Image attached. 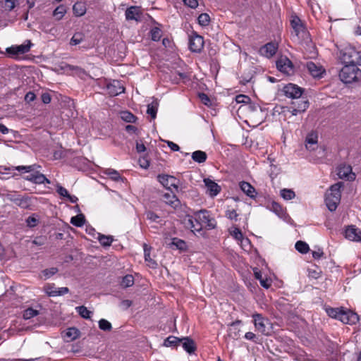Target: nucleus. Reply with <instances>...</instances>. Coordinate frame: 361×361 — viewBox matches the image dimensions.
<instances>
[{
    "mask_svg": "<svg viewBox=\"0 0 361 361\" xmlns=\"http://www.w3.org/2000/svg\"><path fill=\"white\" fill-rule=\"evenodd\" d=\"M204 183L210 196H216L220 192V187L214 181L205 178Z\"/></svg>",
    "mask_w": 361,
    "mask_h": 361,
    "instance_id": "nucleus-22",
    "label": "nucleus"
},
{
    "mask_svg": "<svg viewBox=\"0 0 361 361\" xmlns=\"http://www.w3.org/2000/svg\"><path fill=\"white\" fill-rule=\"evenodd\" d=\"M295 249L300 253H307L309 250V245L303 241H298L295 245Z\"/></svg>",
    "mask_w": 361,
    "mask_h": 361,
    "instance_id": "nucleus-41",
    "label": "nucleus"
},
{
    "mask_svg": "<svg viewBox=\"0 0 361 361\" xmlns=\"http://www.w3.org/2000/svg\"><path fill=\"white\" fill-rule=\"evenodd\" d=\"M343 183L338 182L331 186L329 190L326 193L325 202L326 207L331 212L336 209L341 197V188Z\"/></svg>",
    "mask_w": 361,
    "mask_h": 361,
    "instance_id": "nucleus-4",
    "label": "nucleus"
},
{
    "mask_svg": "<svg viewBox=\"0 0 361 361\" xmlns=\"http://www.w3.org/2000/svg\"><path fill=\"white\" fill-rule=\"evenodd\" d=\"M124 87L119 80H113L106 85V91L110 96H117L124 92Z\"/></svg>",
    "mask_w": 361,
    "mask_h": 361,
    "instance_id": "nucleus-13",
    "label": "nucleus"
},
{
    "mask_svg": "<svg viewBox=\"0 0 361 361\" xmlns=\"http://www.w3.org/2000/svg\"><path fill=\"white\" fill-rule=\"evenodd\" d=\"M278 49V44L276 42H269L262 47L259 49V53L262 56L267 58L272 57Z\"/></svg>",
    "mask_w": 361,
    "mask_h": 361,
    "instance_id": "nucleus-16",
    "label": "nucleus"
},
{
    "mask_svg": "<svg viewBox=\"0 0 361 361\" xmlns=\"http://www.w3.org/2000/svg\"><path fill=\"white\" fill-rule=\"evenodd\" d=\"M57 290V288L56 287L55 284L54 283H48L44 287V292L49 296V297H54V294L56 290Z\"/></svg>",
    "mask_w": 361,
    "mask_h": 361,
    "instance_id": "nucleus-43",
    "label": "nucleus"
},
{
    "mask_svg": "<svg viewBox=\"0 0 361 361\" xmlns=\"http://www.w3.org/2000/svg\"><path fill=\"white\" fill-rule=\"evenodd\" d=\"M281 196L286 200H290L295 196V192L291 189H282L280 191Z\"/></svg>",
    "mask_w": 361,
    "mask_h": 361,
    "instance_id": "nucleus-36",
    "label": "nucleus"
},
{
    "mask_svg": "<svg viewBox=\"0 0 361 361\" xmlns=\"http://www.w3.org/2000/svg\"><path fill=\"white\" fill-rule=\"evenodd\" d=\"M25 179L35 184H42L44 183H50V180L47 179L44 174L38 171L27 175Z\"/></svg>",
    "mask_w": 361,
    "mask_h": 361,
    "instance_id": "nucleus-21",
    "label": "nucleus"
},
{
    "mask_svg": "<svg viewBox=\"0 0 361 361\" xmlns=\"http://www.w3.org/2000/svg\"><path fill=\"white\" fill-rule=\"evenodd\" d=\"M290 24L295 35L298 37H303L306 34V31L301 20L297 16H293Z\"/></svg>",
    "mask_w": 361,
    "mask_h": 361,
    "instance_id": "nucleus-15",
    "label": "nucleus"
},
{
    "mask_svg": "<svg viewBox=\"0 0 361 361\" xmlns=\"http://www.w3.org/2000/svg\"><path fill=\"white\" fill-rule=\"evenodd\" d=\"M80 335V331L76 328H68L65 334H64V338L66 340V341H72L75 339H76Z\"/></svg>",
    "mask_w": 361,
    "mask_h": 361,
    "instance_id": "nucleus-27",
    "label": "nucleus"
},
{
    "mask_svg": "<svg viewBox=\"0 0 361 361\" xmlns=\"http://www.w3.org/2000/svg\"><path fill=\"white\" fill-rule=\"evenodd\" d=\"M125 15L128 20L139 21L141 20L142 13L139 7L130 6L126 9Z\"/></svg>",
    "mask_w": 361,
    "mask_h": 361,
    "instance_id": "nucleus-20",
    "label": "nucleus"
},
{
    "mask_svg": "<svg viewBox=\"0 0 361 361\" xmlns=\"http://www.w3.org/2000/svg\"><path fill=\"white\" fill-rule=\"evenodd\" d=\"M339 78L344 83H352L361 78V70L355 66H344L339 73Z\"/></svg>",
    "mask_w": 361,
    "mask_h": 361,
    "instance_id": "nucleus-5",
    "label": "nucleus"
},
{
    "mask_svg": "<svg viewBox=\"0 0 361 361\" xmlns=\"http://www.w3.org/2000/svg\"><path fill=\"white\" fill-rule=\"evenodd\" d=\"M134 284V278L132 275L128 274L125 276L121 282V286L123 288H128Z\"/></svg>",
    "mask_w": 361,
    "mask_h": 361,
    "instance_id": "nucleus-37",
    "label": "nucleus"
},
{
    "mask_svg": "<svg viewBox=\"0 0 361 361\" xmlns=\"http://www.w3.org/2000/svg\"><path fill=\"white\" fill-rule=\"evenodd\" d=\"M183 3L185 6L191 8H195L198 6L197 0H183Z\"/></svg>",
    "mask_w": 361,
    "mask_h": 361,
    "instance_id": "nucleus-58",
    "label": "nucleus"
},
{
    "mask_svg": "<svg viewBox=\"0 0 361 361\" xmlns=\"http://www.w3.org/2000/svg\"><path fill=\"white\" fill-rule=\"evenodd\" d=\"M235 100L238 103H247L250 98L247 96L239 94L236 97Z\"/></svg>",
    "mask_w": 361,
    "mask_h": 361,
    "instance_id": "nucleus-64",
    "label": "nucleus"
},
{
    "mask_svg": "<svg viewBox=\"0 0 361 361\" xmlns=\"http://www.w3.org/2000/svg\"><path fill=\"white\" fill-rule=\"evenodd\" d=\"M241 190L252 199H255L257 196L255 188L248 182L242 181L240 183Z\"/></svg>",
    "mask_w": 361,
    "mask_h": 361,
    "instance_id": "nucleus-23",
    "label": "nucleus"
},
{
    "mask_svg": "<svg viewBox=\"0 0 361 361\" xmlns=\"http://www.w3.org/2000/svg\"><path fill=\"white\" fill-rule=\"evenodd\" d=\"M196 221H200V224L203 228L207 230L215 228L216 226V220L212 216L210 213L207 210H200L195 212Z\"/></svg>",
    "mask_w": 361,
    "mask_h": 361,
    "instance_id": "nucleus-7",
    "label": "nucleus"
},
{
    "mask_svg": "<svg viewBox=\"0 0 361 361\" xmlns=\"http://www.w3.org/2000/svg\"><path fill=\"white\" fill-rule=\"evenodd\" d=\"M58 272V269L56 268V267H51V268H49V269H44L42 273L44 274V276L47 279V278H49L50 276L54 275L55 274H56Z\"/></svg>",
    "mask_w": 361,
    "mask_h": 361,
    "instance_id": "nucleus-52",
    "label": "nucleus"
},
{
    "mask_svg": "<svg viewBox=\"0 0 361 361\" xmlns=\"http://www.w3.org/2000/svg\"><path fill=\"white\" fill-rule=\"evenodd\" d=\"M36 98L35 94L33 92H28L25 96V101L26 102H33Z\"/></svg>",
    "mask_w": 361,
    "mask_h": 361,
    "instance_id": "nucleus-61",
    "label": "nucleus"
},
{
    "mask_svg": "<svg viewBox=\"0 0 361 361\" xmlns=\"http://www.w3.org/2000/svg\"><path fill=\"white\" fill-rule=\"evenodd\" d=\"M172 244L173 245H176L177 247V248H178L180 250L183 249L185 245V242L183 240H180V239H178L177 238H173Z\"/></svg>",
    "mask_w": 361,
    "mask_h": 361,
    "instance_id": "nucleus-56",
    "label": "nucleus"
},
{
    "mask_svg": "<svg viewBox=\"0 0 361 361\" xmlns=\"http://www.w3.org/2000/svg\"><path fill=\"white\" fill-rule=\"evenodd\" d=\"M97 239L99 243L104 247L110 246L114 240L113 236L105 235L100 233L98 234Z\"/></svg>",
    "mask_w": 361,
    "mask_h": 361,
    "instance_id": "nucleus-32",
    "label": "nucleus"
},
{
    "mask_svg": "<svg viewBox=\"0 0 361 361\" xmlns=\"http://www.w3.org/2000/svg\"><path fill=\"white\" fill-rule=\"evenodd\" d=\"M199 97L201 100V102L205 104V105H209L210 104V99L209 98V97L204 94V93H201L199 94Z\"/></svg>",
    "mask_w": 361,
    "mask_h": 361,
    "instance_id": "nucleus-62",
    "label": "nucleus"
},
{
    "mask_svg": "<svg viewBox=\"0 0 361 361\" xmlns=\"http://www.w3.org/2000/svg\"><path fill=\"white\" fill-rule=\"evenodd\" d=\"M198 23L202 26H207L210 21V17L207 13H201L197 18Z\"/></svg>",
    "mask_w": 361,
    "mask_h": 361,
    "instance_id": "nucleus-46",
    "label": "nucleus"
},
{
    "mask_svg": "<svg viewBox=\"0 0 361 361\" xmlns=\"http://www.w3.org/2000/svg\"><path fill=\"white\" fill-rule=\"evenodd\" d=\"M339 59L345 66H361V53L354 47H347L342 49Z\"/></svg>",
    "mask_w": 361,
    "mask_h": 361,
    "instance_id": "nucleus-3",
    "label": "nucleus"
},
{
    "mask_svg": "<svg viewBox=\"0 0 361 361\" xmlns=\"http://www.w3.org/2000/svg\"><path fill=\"white\" fill-rule=\"evenodd\" d=\"M28 44H20L11 46L6 49V52L13 58L17 57L20 54H23L28 52L30 49V42L28 41Z\"/></svg>",
    "mask_w": 361,
    "mask_h": 361,
    "instance_id": "nucleus-11",
    "label": "nucleus"
},
{
    "mask_svg": "<svg viewBox=\"0 0 361 361\" xmlns=\"http://www.w3.org/2000/svg\"><path fill=\"white\" fill-rule=\"evenodd\" d=\"M345 236L352 241H361V231L354 226H350L345 229Z\"/></svg>",
    "mask_w": 361,
    "mask_h": 361,
    "instance_id": "nucleus-18",
    "label": "nucleus"
},
{
    "mask_svg": "<svg viewBox=\"0 0 361 361\" xmlns=\"http://www.w3.org/2000/svg\"><path fill=\"white\" fill-rule=\"evenodd\" d=\"M6 200L11 201L23 209H31L32 198L25 195H21L17 192H9L4 195Z\"/></svg>",
    "mask_w": 361,
    "mask_h": 361,
    "instance_id": "nucleus-6",
    "label": "nucleus"
},
{
    "mask_svg": "<svg viewBox=\"0 0 361 361\" xmlns=\"http://www.w3.org/2000/svg\"><path fill=\"white\" fill-rule=\"evenodd\" d=\"M99 327L101 330L105 331H109L112 329L111 324L104 319H102L99 321Z\"/></svg>",
    "mask_w": 361,
    "mask_h": 361,
    "instance_id": "nucleus-47",
    "label": "nucleus"
},
{
    "mask_svg": "<svg viewBox=\"0 0 361 361\" xmlns=\"http://www.w3.org/2000/svg\"><path fill=\"white\" fill-rule=\"evenodd\" d=\"M306 67L310 75L314 78H321L325 73V70L322 66L312 61L307 62Z\"/></svg>",
    "mask_w": 361,
    "mask_h": 361,
    "instance_id": "nucleus-17",
    "label": "nucleus"
},
{
    "mask_svg": "<svg viewBox=\"0 0 361 361\" xmlns=\"http://www.w3.org/2000/svg\"><path fill=\"white\" fill-rule=\"evenodd\" d=\"M245 109L252 114L251 116H255L259 114H262V110L259 105L255 104H248L246 105Z\"/></svg>",
    "mask_w": 361,
    "mask_h": 361,
    "instance_id": "nucleus-33",
    "label": "nucleus"
},
{
    "mask_svg": "<svg viewBox=\"0 0 361 361\" xmlns=\"http://www.w3.org/2000/svg\"><path fill=\"white\" fill-rule=\"evenodd\" d=\"M277 68L282 73L290 75L293 71V66L290 59L286 57L281 58L276 61Z\"/></svg>",
    "mask_w": 361,
    "mask_h": 361,
    "instance_id": "nucleus-12",
    "label": "nucleus"
},
{
    "mask_svg": "<svg viewBox=\"0 0 361 361\" xmlns=\"http://www.w3.org/2000/svg\"><path fill=\"white\" fill-rule=\"evenodd\" d=\"M259 283H260V285L265 288H269L271 285V281L267 278H266V279L262 278L259 281Z\"/></svg>",
    "mask_w": 361,
    "mask_h": 361,
    "instance_id": "nucleus-63",
    "label": "nucleus"
},
{
    "mask_svg": "<svg viewBox=\"0 0 361 361\" xmlns=\"http://www.w3.org/2000/svg\"><path fill=\"white\" fill-rule=\"evenodd\" d=\"M338 176L340 178L353 180L355 178V174L353 173L350 165H341L338 168Z\"/></svg>",
    "mask_w": 361,
    "mask_h": 361,
    "instance_id": "nucleus-14",
    "label": "nucleus"
},
{
    "mask_svg": "<svg viewBox=\"0 0 361 361\" xmlns=\"http://www.w3.org/2000/svg\"><path fill=\"white\" fill-rule=\"evenodd\" d=\"M85 221V216L83 214H78L75 216H73L71 219V223L77 226L80 227L84 225Z\"/></svg>",
    "mask_w": 361,
    "mask_h": 361,
    "instance_id": "nucleus-35",
    "label": "nucleus"
},
{
    "mask_svg": "<svg viewBox=\"0 0 361 361\" xmlns=\"http://www.w3.org/2000/svg\"><path fill=\"white\" fill-rule=\"evenodd\" d=\"M106 173L109 175L110 178L114 180H118L121 178L119 173L116 170L108 169Z\"/></svg>",
    "mask_w": 361,
    "mask_h": 361,
    "instance_id": "nucleus-53",
    "label": "nucleus"
},
{
    "mask_svg": "<svg viewBox=\"0 0 361 361\" xmlns=\"http://www.w3.org/2000/svg\"><path fill=\"white\" fill-rule=\"evenodd\" d=\"M238 214L235 209L228 210L226 213V216L231 220H237Z\"/></svg>",
    "mask_w": 361,
    "mask_h": 361,
    "instance_id": "nucleus-57",
    "label": "nucleus"
},
{
    "mask_svg": "<svg viewBox=\"0 0 361 361\" xmlns=\"http://www.w3.org/2000/svg\"><path fill=\"white\" fill-rule=\"evenodd\" d=\"M163 201L173 208H177L180 205L179 200L172 192L164 193L163 195Z\"/></svg>",
    "mask_w": 361,
    "mask_h": 361,
    "instance_id": "nucleus-24",
    "label": "nucleus"
},
{
    "mask_svg": "<svg viewBox=\"0 0 361 361\" xmlns=\"http://www.w3.org/2000/svg\"><path fill=\"white\" fill-rule=\"evenodd\" d=\"M161 35H162V32L159 27H154L151 29L150 37L153 41H155V42L159 41L161 39Z\"/></svg>",
    "mask_w": 361,
    "mask_h": 361,
    "instance_id": "nucleus-40",
    "label": "nucleus"
},
{
    "mask_svg": "<svg viewBox=\"0 0 361 361\" xmlns=\"http://www.w3.org/2000/svg\"><path fill=\"white\" fill-rule=\"evenodd\" d=\"M66 12V7L63 4H61L57 6L53 11V16L56 20H60L63 18Z\"/></svg>",
    "mask_w": 361,
    "mask_h": 361,
    "instance_id": "nucleus-29",
    "label": "nucleus"
},
{
    "mask_svg": "<svg viewBox=\"0 0 361 361\" xmlns=\"http://www.w3.org/2000/svg\"><path fill=\"white\" fill-rule=\"evenodd\" d=\"M39 165L33 164L30 166H19L16 167V170L18 171H24L25 172L29 173L35 171L37 169H39Z\"/></svg>",
    "mask_w": 361,
    "mask_h": 361,
    "instance_id": "nucleus-45",
    "label": "nucleus"
},
{
    "mask_svg": "<svg viewBox=\"0 0 361 361\" xmlns=\"http://www.w3.org/2000/svg\"><path fill=\"white\" fill-rule=\"evenodd\" d=\"M39 314V311L33 308L29 307L24 310L23 317L25 319H30Z\"/></svg>",
    "mask_w": 361,
    "mask_h": 361,
    "instance_id": "nucleus-39",
    "label": "nucleus"
},
{
    "mask_svg": "<svg viewBox=\"0 0 361 361\" xmlns=\"http://www.w3.org/2000/svg\"><path fill=\"white\" fill-rule=\"evenodd\" d=\"M184 221L185 226L190 228L193 233L202 231V226L200 224V221H196L195 213L193 216H188Z\"/></svg>",
    "mask_w": 361,
    "mask_h": 361,
    "instance_id": "nucleus-19",
    "label": "nucleus"
},
{
    "mask_svg": "<svg viewBox=\"0 0 361 361\" xmlns=\"http://www.w3.org/2000/svg\"><path fill=\"white\" fill-rule=\"evenodd\" d=\"M271 209L278 215L282 213V207L276 202H273L271 204Z\"/></svg>",
    "mask_w": 361,
    "mask_h": 361,
    "instance_id": "nucleus-60",
    "label": "nucleus"
},
{
    "mask_svg": "<svg viewBox=\"0 0 361 361\" xmlns=\"http://www.w3.org/2000/svg\"><path fill=\"white\" fill-rule=\"evenodd\" d=\"M25 222L27 227L33 228L37 225L39 219L36 217L35 214H32L27 217Z\"/></svg>",
    "mask_w": 361,
    "mask_h": 361,
    "instance_id": "nucleus-48",
    "label": "nucleus"
},
{
    "mask_svg": "<svg viewBox=\"0 0 361 361\" xmlns=\"http://www.w3.org/2000/svg\"><path fill=\"white\" fill-rule=\"evenodd\" d=\"M326 313L329 317L340 320L343 324H355L359 321L358 315L344 308H328Z\"/></svg>",
    "mask_w": 361,
    "mask_h": 361,
    "instance_id": "nucleus-2",
    "label": "nucleus"
},
{
    "mask_svg": "<svg viewBox=\"0 0 361 361\" xmlns=\"http://www.w3.org/2000/svg\"><path fill=\"white\" fill-rule=\"evenodd\" d=\"M252 318L256 329L260 333L267 335L269 334L267 329V325L269 324V320L258 313L253 314Z\"/></svg>",
    "mask_w": 361,
    "mask_h": 361,
    "instance_id": "nucleus-8",
    "label": "nucleus"
},
{
    "mask_svg": "<svg viewBox=\"0 0 361 361\" xmlns=\"http://www.w3.org/2000/svg\"><path fill=\"white\" fill-rule=\"evenodd\" d=\"M179 344H181L183 349L190 354L194 353L196 349L193 340L188 337L180 338Z\"/></svg>",
    "mask_w": 361,
    "mask_h": 361,
    "instance_id": "nucleus-26",
    "label": "nucleus"
},
{
    "mask_svg": "<svg viewBox=\"0 0 361 361\" xmlns=\"http://www.w3.org/2000/svg\"><path fill=\"white\" fill-rule=\"evenodd\" d=\"M69 292V289L67 287L57 288L55 292L54 297L63 295Z\"/></svg>",
    "mask_w": 361,
    "mask_h": 361,
    "instance_id": "nucleus-59",
    "label": "nucleus"
},
{
    "mask_svg": "<svg viewBox=\"0 0 361 361\" xmlns=\"http://www.w3.org/2000/svg\"><path fill=\"white\" fill-rule=\"evenodd\" d=\"M56 191L59 194V195L63 197L66 198L67 196H69L68 190L59 184H57L56 185Z\"/></svg>",
    "mask_w": 361,
    "mask_h": 361,
    "instance_id": "nucleus-55",
    "label": "nucleus"
},
{
    "mask_svg": "<svg viewBox=\"0 0 361 361\" xmlns=\"http://www.w3.org/2000/svg\"><path fill=\"white\" fill-rule=\"evenodd\" d=\"M146 219L152 222H159V216L152 211H147L145 214Z\"/></svg>",
    "mask_w": 361,
    "mask_h": 361,
    "instance_id": "nucleus-51",
    "label": "nucleus"
},
{
    "mask_svg": "<svg viewBox=\"0 0 361 361\" xmlns=\"http://www.w3.org/2000/svg\"><path fill=\"white\" fill-rule=\"evenodd\" d=\"M158 103L157 101L152 102L147 105V114H149L152 119L157 116Z\"/></svg>",
    "mask_w": 361,
    "mask_h": 361,
    "instance_id": "nucleus-34",
    "label": "nucleus"
},
{
    "mask_svg": "<svg viewBox=\"0 0 361 361\" xmlns=\"http://www.w3.org/2000/svg\"><path fill=\"white\" fill-rule=\"evenodd\" d=\"M121 117L122 120L127 123H135L136 121V117L129 111H122L121 113Z\"/></svg>",
    "mask_w": 361,
    "mask_h": 361,
    "instance_id": "nucleus-38",
    "label": "nucleus"
},
{
    "mask_svg": "<svg viewBox=\"0 0 361 361\" xmlns=\"http://www.w3.org/2000/svg\"><path fill=\"white\" fill-rule=\"evenodd\" d=\"M151 247H148L147 245L144 244V255L146 262H149V266L151 267H155L157 264L150 257Z\"/></svg>",
    "mask_w": 361,
    "mask_h": 361,
    "instance_id": "nucleus-30",
    "label": "nucleus"
},
{
    "mask_svg": "<svg viewBox=\"0 0 361 361\" xmlns=\"http://www.w3.org/2000/svg\"><path fill=\"white\" fill-rule=\"evenodd\" d=\"M18 0H5V8L6 10L11 11L15 7Z\"/></svg>",
    "mask_w": 361,
    "mask_h": 361,
    "instance_id": "nucleus-54",
    "label": "nucleus"
},
{
    "mask_svg": "<svg viewBox=\"0 0 361 361\" xmlns=\"http://www.w3.org/2000/svg\"><path fill=\"white\" fill-rule=\"evenodd\" d=\"M84 35L81 32L75 33L71 39V45H77L83 41Z\"/></svg>",
    "mask_w": 361,
    "mask_h": 361,
    "instance_id": "nucleus-49",
    "label": "nucleus"
},
{
    "mask_svg": "<svg viewBox=\"0 0 361 361\" xmlns=\"http://www.w3.org/2000/svg\"><path fill=\"white\" fill-rule=\"evenodd\" d=\"M230 233L238 241H240L243 237L241 231L236 227L232 228L230 231Z\"/></svg>",
    "mask_w": 361,
    "mask_h": 361,
    "instance_id": "nucleus-50",
    "label": "nucleus"
},
{
    "mask_svg": "<svg viewBox=\"0 0 361 361\" xmlns=\"http://www.w3.org/2000/svg\"><path fill=\"white\" fill-rule=\"evenodd\" d=\"M73 11L75 16H82L86 13V6L82 2H76L73 6Z\"/></svg>",
    "mask_w": 361,
    "mask_h": 361,
    "instance_id": "nucleus-28",
    "label": "nucleus"
},
{
    "mask_svg": "<svg viewBox=\"0 0 361 361\" xmlns=\"http://www.w3.org/2000/svg\"><path fill=\"white\" fill-rule=\"evenodd\" d=\"M204 47V39L196 33L192 34L189 39V48L192 52H200Z\"/></svg>",
    "mask_w": 361,
    "mask_h": 361,
    "instance_id": "nucleus-10",
    "label": "nucleus"
},
{
    "mask_svg": "<svg viewBox=\"0 0 361 361\" xmlns=\"http://www.w3.org/2000/svg\"><path fill=\"white\" fill-rule=\"evenodd\" d=\"M192 159L197 163H203L207 159V154L200 150H197L192 154Z\"/></svg>",
    "mask_w": 361,
    "mask_h": 361,
    "instance_id": "nucleus-31",
    "label": "nucleus"
},
{
    "mask_svg": "<svg viewBox=\"0 0 361 361\" xmlns=\"http://www.w3.org/2000/svg\"><path fill=\"white\" fill-rule=\"evenodd\" d=\"M180 340L177 337L169 336L164 341V345L166 347L174 346L179 344Z\"/></svg>",
    "mask_w": 361,
    "mask_h": 361,
    "instance_id": "nucleus-44",
    "label": "nucleus"
},
{
    "mask_svg": "<svg viewBox=\"0 0 361 361\" xmlns=\"http://www.w3.org/2000/svg\"><path fill=\"white\" fill-rule=\"evenodd\" d=\"M157 179L166 189L170 190H171L172 188L178 189V180L174 176L163 174L159 175Z\"/></svg>",
    "mask_w": 361,
    "mask_h": 361,
    "instance_id": "nucleus-9",
    "label": "nucleus"
},
{
    "mask_svg": "<svg viewBox=\"0 0 361 361\" xmlns=\"http://www.w3.org/2000/svg\"><path fill=\"white\" fill-rule=\"evenodd\" d=\"M78 313L83 318L88 319L92 314V312L88 310L85 306H79L76 307Z\"/></svg>",
    "mask_w": 361,
    "mask_h": 361,
    "instance_id": "nucleus-42",
    "label": "nucleus"
},
{
    "mask_svg": "<svg viewBox=\"0 0 361 361\" xmlns=\"http://www.w3.org/2000/svg\"><path fill=\"white\" fill-rule=\"evenodd\" d=\"M317 141H318L317 134L314 132L310 133L307 135L306 140H305L306 148L308 150H314L317 147Z\"/></svg>",
    "mask_w": 361,
    "mask_h": 361,
    "instance_id": "nucleus-25",
    "label": "nucleus"
},
{
    "mask_svg": "<svg viewBox=\"0 0 361 361\" xmlns=\"http://www.w3.org/2000/svg\"><path fill=\"white\" fill-rule=\"evenodd\" d=\"M284 94L289 98L295 99L293 101L289 107V111L293 116L303 113L309 106V102L305 98H301L303 89L297 85L289 83L283 87Z\"/></svg>",
    "mask_w": 361,
    "mask_h": 361,
    "instance_id": "nucleus-1",
    "label": "nucleus"
}]
</instances>
